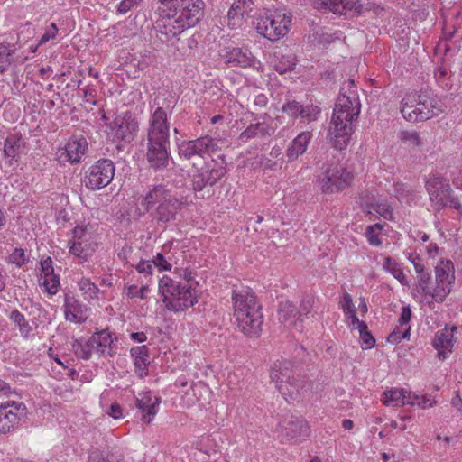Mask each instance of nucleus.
<instances>
[{
  "mask_svg": "<svg viewBox=\"0 0 462 462\" xmlns=\"http://www.w3.org/2000/svg\"><path fill=\"white\" fill-rule=\"evenodd\" d=\"M160 18L155 29L162 42H168L186 29L194 27L203 17V0H159Z\"/></svg>",
  "mask_w": 462,
  "mask_h": 462,
  "instance_id": "1",
  "label": "nucleus"
},
{
  "mask_svg": "<svg viewBox=\"0 0 462 462\" xmlns=\"http://www.w3.org/2000/svg\"><path fill=\"white\" fill-rule=\"evenodd\" d=\"M361 103L356 91L341 93L333 111L328 136L334 147L342 151L346 148L353 133V122L360 114Z\"/></svg>",
  "mask_w": 462,
  "mask_h": 462,
  "instance_id": "2",
  "label": "nucleus"
},
{
  "mask_svg": "<svg viewBox=\"0 0 462 462\" xmlns=\"http://www.w3.org/2000/svg\"><path fill=\"white\" fill-rule=\"evenodd\" d=\"M170 124L167 112L160 106L157 98L151 107L147 130V160L152 167H165L169 161Z\"/></svg>",
  "mask_w": 462,
  "mask_h": 462,
  "instance_id": "3",
  "label": "nucleus"
},
{
  "mask_svg": "<svg viewBox=\"0 0 462 462\" xmlns=\"http://www.w3.org/2000/svg\"><path fill=\"white\" fill-rule=\"evenodd\" d=\"M197 286V282L185 270L182 281L163 275L159 280L158 291L166 310L177 313L185 311L198 302Z\"/></svg>",
  "mask_w": 462,
  "mask_h": 462,
  "instance_id": "4",
  "label": "nucleus"
},
{
  "mask_svg": "<svg viewBox=\"0 0 462 462\" xmlns=\"http://www.w3.org/2000/svg\"><path fill=\"white\" fill-rule=\"evenodd\" d=\"M234 317L240 330L249 337H256L263 319L254 294L248 289L234 291L232 295Z\"/></svg>",
  "mask_w": 462,
  "mask_h": 462,
  "instance_id": "5",
  "label": "nucleus"
},
{
  "mask_svg": "<svg viewBox=\"0 0 462 462\" xmlns=\"http://www.w3.org/2000/svg\"><path fill=\"white\" fill-rule=\"evenodd\" d=\"M270 377L279 393L288 402L305 397L312 388V383L299 375L295 376L292 365L289 361L276 362L271 369Z\"/></svg>",
  "mask_w": 462,
  "mask_h": 462,
  "instance_id": "6",
  "label": "nucleus"
},
{
  "mask_svg": "<svg viewBox=\"0 0 462 462\" xmlns=\"http://www.w3.org/2000/svg\"><path fill=\"white\" fill-rule=\"evenodd\" d=\"M430 278L428 273L418 279V286L421 290L424 301L428 304L442 302L450 293L455 280L453 263L449 260L440 261L435 270V284L429 282Z\"/></svg>",
  "mask_w": 462,
  "mask_h": 462,
  "instance_id": "7",
  "label": "nucleus"
},
{
  "mask_svg": "<svg viewBox=\"0 0 462 462\" xmlns=\"http://www.w3.org/2000/svg\"><path fill=\"white\" fill-rule=\"evenodd\" d=\"M142 205L146 211L157 205L153 213L154 219L158 226L165 227L176 220L182 203L165 187L158 185L143 197Z\"/></svg>",
  "mask_w": 462,
  "mask_h": 462,
  "instance_id": "8",
  "label": "nucleus"
},
{
  "mask_svg": "<svg viewBox=\"0 0 462 462\" xmlns=\"http://www.w3.org/2000/svg\"><path fill=\"white\" fill-rule=\"evenodd\" d=\"M442 112V102L438 97L425 93H409L401 103V113L403 118L411 123L428 120Z\"/></svg>",
  "mask_w": 462,
  "mask_h": 462,
  "instance_id": "9",
  "label": "nucleus"
},
{
  "mask_svg": "<svg viewBox=\"0 0 462 462\" xmlns=\"http://www.w3.org/2000/svg\"><path fill=\"white\" fill-rule=\"evenodd\" d=\"M68 246L69 253L78 258L79 263L86 262L97 248L94 226L90 223L78 224L71 231Z\"/></svg>",
  "mask_w": 462,
  "mask_h": 462,
  "instance_id": "10",
  "label": "nucleus"
},
{
  "mask_svg": "<svg viewBox=\"0 0 462 462\" xmlns=\"http://www.w3.org/2000/svg\"><path fill=\"white\" fill-rule=\"evenodd\" d=\"M291 22V14L282 10L268 11L264 15H259L255 28L263 37L276 41L288 33Z\"/></svg>",
  "mask_w": 462,
  "mask_h": 462,
  "instance_id": "11",
  "label": "nucleus"
},
{
  "mask_svg": "<svg viewBox=\"0 0 462 462\" xmlns=\"http://www.w3.org/2000/svg\"><path fill=\"white\" fill-rule=\"evenodd\" d=\"M425 187L431 206L436 210L450 207L461 211L462 206L459 201L452 196V189L448 180L438 174H431L427 180Z\"/></svg>",
  "mask_w": 462,
  "mask_h": 462,
  "instance_id": "12",
  "label": "nucleus"
},
{
  "mask_svg": "<svg viewBox=\"0 0 462 462\" xmlns=\"http://www.w3.org/2000/svg\"><path fill=\"white\" fill-rule=\"evenodd\" d=\"M353 180V173L343 163L331 162L323 167L318 182L324 193H334L348 187Z\"/></svg>",
  "mask_w": 462,
  "mask_h": 462,
  "instance_id": "13",
  "label": "nucleus"
},
{
  "mask_svg": "<svg viewBox=\"0 0 462 462\" xmlns=\"http://www.w3.org/2000/svg\"><path fill=\"white\" fill-rule=\"evenodd\" d=\"M138 130V123L129 113L117 115L106 125L107 137L113 143H129Z\"/></svg>",
  "mask_w": 462,
  "mask_h": 462,
  "instance_id": "14",
  "label": "nucleus"
},
{
  "mask_svg": "<svg viewBox=\"0 0 462 462\" xmlns=\"http://www.w3.org/2000/svg\"><path fill=\"white\" fill-rule=\"evenodd\" d=\"M115 175V166L112 161L103 159L89 167L85 176L86 187L90 189H100L106 187Z\"/></svg>",
  "mask_w": 462,
  "mask_h": 462,
  "instance_id": "15",
  "label": "nucleus"
},
{
  "mask_svg": "<svg viewBox=\"0 0 462 462\" xmlns=\"http://www.w3.org/2000/svg\"><path fill=\"white\" fill-rule=\"evenodd\" d=\"M277 432L286 440H300L309 437L310 426L301 416L289 415L284 417L278 424Z\"/></svg>",
  "mask_w": 462,
  "mask_h": 462,
  "instance_id": "16",
  "label": "nucleus"
},
{
  "mask_svg": "<svg viewBox=\"0 0 462 462\" xmlns=\"http://www.w3.org/2000/svg\"><path fill=\"white\" fill-rule=\"evenodd\" d=\"M217 149V142L207 135L191 141H183L179 145V153L186 159L195 156L205 158L210 156Z\"/></svg>",
  "mask_w": 462,
  "mask_h": 462,
  "instance_id": "17",
  "label": "nucleus"
},
{
  "mask_svg": "<svg viewBox=\"0 0 462 462\" xmlns=\"http://www.w3.org/2000/svg\"><path fill=\"white\" fill-rule=\"evenodd\" d=\"M226 173L225 162L211 160L193 177L195 190H202L206 186H213Z\"/></svg>",
  "mask_w": 462,
  "mask_h": 462,
  "instance_id": "18",
  "label": "nucleus"
},
{
  "mask_svg": "<svg viewBox=\"0 0 462 462\" xmlns=\"http://www.w3.org/2000/svg\"><path fill=\"white\" fill-rule=\"evenodd\" d=\"M25 410L23 402L5 401L0 404V435L13 430L20 421Z\"/></svg>",
  "mask_w": 462,
  "mask_h": 462,
  "instance_id": "19",
  "label": "nucleus"
},
{
  "mask_svg": "<svg viewBox=\"0 0 462 462\" xmlns=\"http://www.w3.org/2000/svg\"><path fill=\"white\" fill-rule=\"evenodd\" d=\"M88 150V142L83 136H73L57 152V158L60 163H78L81 161Z\"/></svg>",
  "mask_w": 462,
  "mask_h": 462,
  "instance_id": "20",
  "label": "nucleus"
},
{
  "mask_svg": "<svg viewBox=\"0 0 462 462\" xmlns=\"http://www.w3.org/2000/svg\"><path fill=\"white\" fill-rule=\"evenodd\" d=\"M62 310L67 321L79 325L85 323L91 313V309L73 295H65Z\"/></svg>",
  "mask_w": 462,
  "mask_h": 462,
  "instance_id": "21",
  "label": "nucleus"
},
{
  "mask_svg": "<svg viewBox=\"0 0 462 462\" xmlns=\"http://www.w3.org/2000/svg\"><path fill=\"white\" fill-rule=\"evenodd\" d=\"M161 403V397L152 394L151 391L139 393L135 398V406L145 423H150L156 416Z\"/></svg>",
  "mask_w": 462,
  "mask_h": 462,
  "instance_id": "22",
  "label": "nucleus"
},
{
  "mask_svg": "<svg viewBox=\"0 0 462 462\" xmlns=\"http://www.w3.org/2000/svg\"><path fill=\"white\" fill-rule=\"evenodd\" d=\"M315 5L319 10L350 15L360 13L363 7L359 0H315Z\"/></svg>",
  "mask_w": 462,
  "mask_h": 462,
  "instance_id": "23",
  "label": "nucleus"
},
{
  "mask_svg": "<svg viewBox=\"0 0 462 462\" xmlns=\"http://www.w3.org/2000/svg\"><path fill=\"white\" fill-rule=\"evenodd\" d=\"M418 395L404 388H390L383 391L381 396L383 404L391 407H401L404 405H414V400Z\"/></svg>",
  "mask_w": 462,
  "mask_h": 462,
  "instance_id": "24",
  "label": "nucleus"
},
{
  "mask_svg": "<svg viewBox=\"0 0 462 462\" xmlns=\"http://www.w3.org/2000/svg\"><path fill=\"white\" fill-rule=\"evenodd\" d=\"M457 331V327H445L444 328L438 330L434 336L432 345L438 351V356L439 359L444 360L448 357L452 352V348L455 343L454 333Z\"/></svg>",
  "mask_w": 462,
  "mask_h": 462,
  "instance_id": "25",
  "label": "nucleus"
},
{
  "mask_svg": "<svg viewBox=\"0 0 462 462\" xmlns=\"http://www.w3.org/2000/svg\"><path fill=\"white\" fill-rule=\"evenodd\" d=\"M90 343L94 346L95 353L100 356H114L116 337L108 330H101L90 337Z\"/></svg>",
  "mask_w": 462,
  "mask_h": 462,
  "instance_id": "26",
  "label": "nucleus"
},
{
  "mask_svg": "<svg viewBox=\"0 0 462 462\" xmlns=\"http://www.w3.org/2000/svg\"><path fill=\"white\" fill-rule=\"evenodd\" d=\"M254 5L252 0H236L228 11V24L234 28L241 26L245 16L251 15Z\"/></svg>",
  "mask_w": 462,
  "mask_h": 462,
  "instance_id": "27",
  "label": "nucleus"
},
{
  "mask_svg": "<svg viewBox=\"0 0 462 462\" xmlns=\"http://www.w3.org/2000/svg\"><path fill=\"white\" fill-rule=\"evenodd\" d=\"M25 140L18 134H10L4 144V153L7 163L11 166L14 161H17L25 152Z\"/></svg>",
  "mask_w": 462,
  "mask_h": 462,
  "instance_id": "28",
  "label": "nucleus"
},
{
  "mask_svg": "<svg viewBox=\"0 0 462 462\" xmlns=\"http://www.w3.org/2000/svg\"><path fill=\"white\" fill-rule=\"evenodd\" d=\"M279 320L285 327L296 328L301 330L302 319H300L298 308L291 301L282 302L279 309Z\"/></svg>",
  "mask_w": 462,
  "mask_h": 462,
  "instance_id": "29",
  "label": "nucleus"
},
{
  "mask_svg": "<svg viewBox=\"0 0 462 462\" xmlns=\"http://www.w3.org/2000/svg\"><path fill=\"white\" fill-rule=\"evenodd\" d=\"M311 138L312 134L310 131L299 134L286 150L288 160L292 162L302 155L306 152Z\"/></svg>",
  "mask_w": 462,
  "mask_h": 462,
  "instance_id": "30",
  "label": "nucleus"
},
{
  "mask_svg": "<svg viewBox=\"0 0 462 462\" xmlns=\"http://www.w3.org/2000/svg\"><path fill=\"white\" fill-rule=\"evenodd\" d=\"M130 354L134 359V370L138 376L143 378L147 375L148 365H150L148 347L144 345L132 347Z\"/></svg>",
  "mask_w": 462,
  "mask_h": 462,
  "instance_id": "31",
  "label": "nucleus"
},
{
  "mask_svg": "<svg viewBox=\"0 0 462 462\" xmlns=\"http://www.w3.org/2000/svg\"><path fill=\"white\" fill-rule=\"evenodd\" d=\"M226 62L230 66L247 68L254 64V57L247 49L233 48L227 51Z\"/></svg>",
  "mask_w": 462,
  "mask_h": 462,
  "instance_id": "32",
  "label": "nucleus"
},
{
  "mask_svg": "<svg viewBox=\"0 0 462 462\" xmlns=\"http://www.w3.org/2000/svg\"><path fill=\"white\" fill-rule=\"evenodd\" d=\"M274 129L265 122L251 124L238 137L242 143H247L250 139L258 136L271 135Z\"/></svg>",
  "mask_w": 462,
  "mask_h": 462,
  "instance_id": "33",
  "label": "nucleus"
},
{
  "mask_svg": "<svg viewBox=\"0 0 462 462\" xmlns=\"http://www.w3.org/2000/svg\"><path fill=\"white\" fill-rule=\"evenodd\" d=\"M382 266L384 271L391 273L402 285H409L407 276L403 273L402 264L395 259L389 256L383 257Z\"/></svg>",
  "mask_w": 462,
  "mask_h": 462,
  "instance_id": "34",
  "label": "nucleus"
},
{
  "mask_svg": "<svg viewBox=\"0 0 462 462\" xmlns=\"http://www.w3.org/2000/svg\"><path fill=\"white\" fill-rule=\"evenodd\" d=\"M339 307L342 309L348 325L354 323L356 319H359L356 316V308L354 305L352 296L348 292L345 291L343 293L339 300Z\"/></svg>",
  "mask_w": 462,
  "mask_h": 462,
  "instance_id": "35",
  "label": "nucleus"
},
{
  "mask_svg": "<svg viewBox=\"0 0 462 462\" xmlns=\"http://www.w3.org/2000/svg\"><path fill=\"white\" fill-rule=\"evenodd\" d=\"M349 326L352 327L353 329L358 330L360 340L365 348L369 349L374 346L375 339L368 331V327L364 321L356 319V321Z\"/></svg>",
  "mask_w": 462,
  "mask_h": 462,
  "instance_id": "36",
  "label": "nucleus"
},
{
  "mask_svg": "<svg viewBox=\"0 0 462 462\" xmlns=\"http://www.w3.org/2000/svg\"><path fill=\"white\" fill-rule=\"evenodd\" d=\"M72 350L75 355L82 359L88 360L95 353L94 346L90 343V337L88 339H77L72 344Z\"/></svg>",
  "mask_w": 462,
  "mask_h": 462,
  "instance_id": "37",
  "label": "nucleus"
},
{
  "mask_svg": "<svg viewBox=\"0 0 462 462\" xmlns=\"http://www.w3.org/2000/svg\"><path fill=\"white\" fill-rule=\"evenodd\" d=\"M173 263H176L174 261V254L170 251L166 253H157L152 258L154 267L160 272L171 271L172 269Z\"/></svg>",
  "mask_w": 462,
  "mask_h": 462,
  "instance_id": "38",
  "label": "nucleus"
},
{
  "mask_svg": "<svg viewBox=\"0 0 462 462\" xmlns=\"http://www.w3.org/2000/svg\"><path fill=\"white\" fill-rule=\"evenodd\" d=\"M435 79L438 85L445 90L452 88L453 80L452 74L448 68L446 66H439L435 70Z\"/></svg>",
  "mask_w": 462,
  "mask_h": 462,
  "instance_id": "39",
  "label": "nucleus"
},
{
  "mask_svg": "<svg viewBox=\"0 0 462 462\" xmlns=\"http://www.w3.org/2000/svg\"><path fill=\"white\" fill-rule=\"evenodd\" d=\"M78 286L85 300H90L98 299V293L100 291L89 279L81 278L78 282Z\"/></svg>",
  "mask_w": 462,
  "mask_h": 462,
  "instance_id": "40",
  "label": "nucleus"
},
{
  "mask_svg": "<svg viewBox=\"0 0 462 462\" xmlns=\"http://www.w3.org/2000/svg\"><path fill=\"white\" fill-rule=\"evenodd\" d=\"M383 226L376 223L366 227L365 236L367 242L373 246H380L383 243L382 234Z\"/></svg>",
  "mask_w": 462,
  "mask_h": 462,
  "instance_id": "41",
  "label": "nucleus"
},
{
  "mask_svg": "<svg viewBox=\"0 0 462 462\" xmlns=\"http://www.w3.org/2000/svg\"><path fill=\"white\" fill-rule=\"evenodd\" d=\"M10 319L19 328V331L23 337H29L32 335V328L29 325L23 314L18 310H13L10 314Z\"/></svg>",
  "mask_w": 462,
  "mask_h": 462,
  "instance_id": "42",
  "label": "nucleus"
},
{
  "mask_svg": "<svg viewBox=\"0 0 462 462\" xmlns=\"http://www.w3.org/2000/svg\"><path fill=\"white\" fill-rule=\"evenodd\" d=\"M40 285L50 295H55L59 291L60 277L55 273L49 274L48 276L41 275Z\"/></svg>",
  "mask_w": 462,
  "mask_h": 462,
  "instance_id": "43",
  "label": "nucleus"
},
{
  "mask_svg": "<svg viewBox=\"0 0 462 462\" xmlns=\"http://www.w3.org/2000/svg\"><path fill=\"white\" fill-rule=\"evenodd\" d=\"M367 211L368 213L374 211L384 219L391 221L394 220L393 208L387 202L375 201L374 203H372L370 206H368Z\"/></svg>",
  "mask_w": 462,
  "mask_h": 462,
  "instance_id": "44",
  "label": "nucleus"
},
{
  "mask_svg": "<svg viewBox=\"0 0 462 462\" xmlns=\"http://www.w3.org/2000/svg\"><path fill=\"white\" fill-rule=\"evenodd\" d=\"M395 196L399 201L403 203H410L414 199L413 189L405 183L396 182L394 184Z\"/></svg>",
  "mask_w": 462,
  "mask_h": 462,
  "instance_id": "45",
  "label": "nucleus"
},
{
  "mask_svg": "<svg viewBox=\"0 0 462 462\" xmlns=\"http://www.w3.org/2000/svg\"><path fill=\"white\" fill-rule=\"evenodd\" d=\"M399 136L410 147L420 148L423 145V140L416 131H402Z\"/></svg>",
  "mask_w": 462,
  "mask_h": 462,
  "instance_id": "46",
  "label": "nucleus"
},
{
  "mask_svg": "<svg viewBox=\"0 0 462 462\" xmlns=\"http://www.w3.org/2000/svg\"><path fill=\"white\" fill-rule=\"evenodd\" d=\"M410 331L411 326L400 325L398 323L392 333L389 335L387 340L392 344H398L402 339L409 338Z\"/></svg>",
  "mask_w": 462,
  "mask_h": 462,
  "instance_id": "47",
  "label": "nucleus"
},
{
  "mask_svg": "<svg viewBox=\"0 0 462 462\" xmlns=\"http://www.w3.org/2000/svg\"><path fill=\"white\" fill-rule=\"evenodd\" d=\"M301 110L302 112H300V118L307 123L318 120L319 116H320V108L318 106L302 105Z\"/></svg>",
  "mask_w": 462,
  "mask_h": 462,
  "instance_id": "48",
  "label": "nucleus"
},
{
  "mask_svg": "<svg viewBox=\"0 0 462 462\" xmlns=\"http://www.w3.org/2000/svg\"><path fill=\"white\" fill-rule=\"evenodd\" d=\"M148 292V285H142L141 287L136 285H129L125 288V294L129 299L137 298L140 300H145L147 298Z\"/></svg>",
  "mask_w": 462,
  "mask_h": 462,
  "instance_id": "49",
  "label": "nucleus"
},
{
  "mask_svg": "<svg viewBox=\"0 0 462 462\" xmlns=\"http://www.w3.org/2000/svg\"><path fill=\"white\" fill-rule=\"evenodd\" d=\"M14 51L7 45L0 44V73L8 69L12 63Z\"/></svg>",
  "mask_w": 462,
  "mask_h": 462,
  "instance_id": "50",
  "label": "nucleus"
},
{
  "mask_svg": "<svg viewBox=\"0 0 462 462\" xmlns=\"http://www.w3.org/2000/svg\"><path fill=\"white\" fill-rule=\"evenodd\" d=\"M302 105L295 100L287 101L283 104L282 111L287 114L290 117H300Z\"/></svg>",
  "mask_w": 462,
  "mask_h": 462,
  "instance_id": "51",
  "label": "nucleus"
},
{
  "mask_svg": "<svg viewBox=\"0 0 462 462\" xmlns=\"http://www.w3.org/2000/svg\"><path fill=\"white\" fill-rule=\"evenodd\" d=\"M407 259L413 264L416 273L419 274V278L423 274H428L424 272L423 260L420 254L416 253H406Z\"/></svg>",
  "mask_w": 462,
  "mask_h": 462,
  "instance_id": "52",
  "label": "nucleus"
},
{
  "mask_svg": "<svg viewBox=\"0 0 462 462\" xmlns=\"http://www.w3.org/2000/svg\"><path fill=\"white\" fill-rule=\"evenodd\" d=\"M28 258L25 255V252L22 248H15L9 256V262L21 267L28 263Z\"/></svg>",
  "mask_w": 462,
  "mask_h": 462,
  "instance_id": "53",
  "label": "nucleus"
},
{
  "mask_svg": "<svg viewBox=\"0 0 462 462\" xmlns=\"http://www.w3.org/2000/svg\"><path fill=\"white\" fill-rule=\"evenodd\" d=\"M285 60H281L279 63L275 64L276 70L280 74H283L287 71L292 70L296 65L295 59L293 57H283Z\"/></svg>",
  "mask_w": 462,
  "mask_h": 462,
  "instance_id": "54",
  "label": "nucleus"
},
{
  "mask_svg": "<svg viewBox=\"0 0 462 462\" xmlns=\"http://www.w3.org/2000/svg\"><path fill=\"white\" fill-rule=\"evenodd\" d=\"M57 33H58L57 25L54 23H51L50 26L47 27L45 32L41 37V39L39 41V44H44L47 42H49L51 39H55Z\"/></svg>",
  "mask_w": 462,
  "mask_h": 462,
  "instance_id": "55",
  "label": "nucleus"
},
{
  "mask_svg": "<svg viewBox=\"0 0 462 462\" xmlns=\"http://www.w3.org/2000/svg\"><path fill=\"white\" fill-rule=\"evenodd\" d=\"M135 269L138 273H143L145 275H152L154 269V264L152 261H140L136 266Z\"/></svg>",
  "mask_w": 462,
  "mask_h": 462,
  "instance_id": "56",
  "label": "nucleus"
},
{
  "mask_svg": "<svg viewBox=\"0 0 462 462\" xmlns=\"http://www.w3.org/2000/svg\"><path fill=\"white\" fill-rule=\"evenodd\" d=\"M313 303L314 300L312 298H306L301 300L300 309H298L300 319H302L303 316H307L310 312L313 307Z\"/></svg>",
  "mask_w": 462,
  "mask_h": 462,
  "instance_id": "57",
  "label": "nucleus"
},
{
  "mask_svg": "<svg viewBox=\"0 0 462 462\" xmlns=\"http://www.w3.org/2000/svg\"><path fill=\"white\" fill-rule=\"evenodd\" d=\"M414 405L413 406H418L421 409H427V408H430V407H432L436 402L429 395H424V396H419L418 395V399L414 400Z\"/></svg>",
  "mask_w": 462,
  "mask_h": 462,
  "instance_id": "58",
  "label": "nucleus"
},
{
  "mask_svg": "<svg viewBox=\"0 0 462 462\" xmlns=\"http://www.w3.org/2000/svg\"><path fill=\"white\" fill-rule=\"evenodd\" d=\"M411 310L410 306H403L402 308L401 315L398 319V323L400 325L410 326L409 323L411 321Z\"/></svg>",
  "mask_w": 462,
  "mask_h": 462,
  "instance_id": "59",
  "label": "nucleus"
},
{
  "mask_svg": "<svg viewBox=\"0 0 462 462\" xmlns=\"http://www.w3.org/2000/svg\"><path fill=\"white\" fill-rule=\"evenodd\" d=\"M141 1L142 0H122L118 5L117 11L120 14H125Z\"/></svg>",
  "mask_w": 462,
  "mask_h": 462,
  "instance_id": "60",
  "label": "nucleus"
},
{
  "mask_svg": "<svg viewBox=\"0 0 462 462\" xmlns=\"http://www.w3.org/2000/svg\"><path fill=\"white\" fill-rule=\"evenodd\" d=\"M41 268H42V274L48 276L49 274L54 273V269L52 266V260L51 257H47L41 261Z\"/></svg>",
  "mask_w": 462,
  "mask_h": 462,
  "instance_id": "61",
  "label": "nucleus"
},
{
  "mask_svg": "<svg viewBox=\"0 0 462 462\" xmlns=\"http://www.w3.org/2000/svg\"><path fill=\"white\" fill-rule=\"evenodd\" d=\"M107 414L114 419H120L123 416L120 405L116 402L112 403Z\"/></svg>",
  "mask_w": 462,
  "mask_h": 462,
  "instance_id": "62",
  "label": "nucleus"
},
{
  "mask_svg": "<svg viewBox=\"0 0 462 462\" xmlns=\"http://www.w3.org/2000/svg\"><path fill=\"white\" fill-rule=\"evenodd\" d=\"M426 253L431 258H435L439 254V247L436 243H430L426 248Z\"/></svg>",
  "mask_w": 462,
  "mask_h": 462,
  "instance_id": "63",
  "label": "nucleus"
},
{
  "mask_svg": "<svg viewBox=\"0 0 462 462\" xmlns=\"http://www.w3.org/2000/svg\"><path fill=\"white\" fill-rule=\"evenodd\" d=\"M14 393L11 386L6 383L5 381L0 379V395L2 396H9Z\"/></svg>",
  "mask_w": 462,
  "mask_h": 462,
  "instance_id": "64",
  "label": "nucleus"
}]
</instances>
